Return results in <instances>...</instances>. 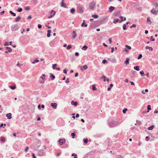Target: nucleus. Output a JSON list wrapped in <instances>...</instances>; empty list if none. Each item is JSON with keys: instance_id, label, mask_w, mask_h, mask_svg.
I'll list each match as a JSON object with an SVG mask.
<instances>
[{"instance_id": "nucleus-20", "label": "nucleus", "mask_w": 158, "mask_h": 158, "mask_svg": "<svg viewBox=\"0 0 158 158\" xmlns=\"http://www.w3.org/2000/svg\"><path fill=\"white\" fill-rule=\"evenodd\" d=\"M120 18L121 19V20L119 21V23H121L123 21H125L126 19L125 17H124V19H123V17L122 16H120Z\"/></svg>"}, {"instance_id": "nucleus-30", "label": "nucleus", "mask_w": 158, "mask_h": 158, "mask_svg": "<svg viewBox=\"0 0 158 158\" xmlns=\"http://www.w3.org/2000/svg\"><path fill=\"white\" fill-rule=\"evenodd\" d=\"M119 20L118 19H114V20L113 21V23H116V22H118L119 21Z\"/></svg>"}, {"instance_id": "nucleus-45", "label": "nucleus", "mask_w": 158, "mask_h": 158, "mask_svg": "<svg viewBox=\"0 0 158 158\" xmlns=\"http://www.w3.org/2000/svg\"><path fill=\"white\" fill-rule=\"evenodd\" d=\"M147 109L148 110H151V106L150 105H148V106Z\"/></svg>"}, {"instance_id": "nucleus-4", "label": "nucleus", "mask_w": 158, "mask_h": 158, "mask_svg": "<svg viewBox=\"0 0 158 158\" xmlns=\"http://www.w3.org/2000/svg\"><path fill=\"white\" fill-rule=\"evenodd\" d=\"M50 13L51 15L48 17V19H50L53 17L56 14V12L54 10H52L50 11Z\"/></svg>"}, {"instance_id": "nucleus-61", "label": "nucleus", "mask_w": 158, "mask_h": 158, "mask_svg": "<svg viewBox=\"0 0 158 158\" xmlns=\"http://www.w3.org/2000/svg\"><path fill=\"white\" fill-rule=\"evenodd\" d=\"M84 22H85V20H83V22L81 24V26L82 27H83L84 26Z\"/></svg>"}, {"instance_id": "nucleus-27", "label": "nucleus", "mask_w": 158, "mask_h": 158, "mask_svg": "<svg viewBox=\"0 0 158 158\" xmlns=\"http://www.w3.org/2000/svg\"><path fill=\"white\" fill-rule=\"evenodd\" d=\"M88 48V47L86 45H84L83 46L82 48V49L85 51L86 50L87 48Z\"/></svg>"}, {"instance_id": "nucleus-33", "label": "nucleus", "mask_w": 158, "mask_h": 158, "mask_svg": "<svg viewBox=\"0 0 158 158\" xmlns=\"http://www.w3.org/2000/svg\"><path fill=\"white\" fill-rule=\"evenodd\" d=\"M92 17L94 18L95 19H97L98 17V16L97 15H92Z\"/></svg>"}, {"instance_id": "nucleus-50", "label": "nucleus", "mask_w": 158, "mask_h": 158, "mask_svg": "<svg viewBox=\"0 0 158 158\" xmlns=\"http://www.w3.org/2000/svg\"><path fill=\"white\" fill-rule=\"evenodd\" d=\"M153 37L152 36H151V40L152 41H154L155 40V39L154 38H153Z\"/></svg>"}, {"instance_id": "nucleus-12", "label": "nucleus", "mask_w": 158, "mask_h": 158, "mask_svg": "<svg viewBox=\"0 0 158 158\" xmlns=\"http://www.w3.org/2000/svg\"><path fill=\"white\" fill-rule=\"evenodd\" d=\"M120 12L119 10H117L116 11L114 12V15L115 16H117L120 14Z\"/></svg>"}, {"instance_id": "nucleus-43", "label": "nucleus", "mask_w": 158, "mask_h": 158, "mask_svg": "<svg viewBox=\"0 0 158 158\" xmlns=\"http://www.w3.org/2000/svg\"><path fill=\"white\" fill-rule=\"evenodd\" d=\"M142 57V55L141 54H140L139 55V56L138 57V59H141Z\"/></svg>"}, {"instance_id": "nucleus-56", "label": "nucleus", "mask_w": 158, "mask_h": 158, "mask_svg": "<svg viewBox=\"0 0 158 158\" xmlns=\"http://www.w3.org/2000/svg\"><path fill=\"white\" fill-rule=\"evenodd\" d=\"M109 41L110 42V44L112 42V40L111 39V38H110L109 39Z\"/></svg>"}, {"instance_id": "nucleus-31", "label": "nucleus", "mask_w": 158, "mask_h": 158, "mask_svg": "<svg viewBox=\"0 0 158 158\" xmlns=\"http://www.w3.org/2000/svg\"><path fill=\"white\" fill-rule=\"evenodd\" d=\"M57 65L56 64H52V68L53 69H56V67Z\"/></svg>"}, {"instance_id": "nucleus-62", "label": "nucleus", "mask_w": 158, "mask_h": 158, "mask_svg": "<svg viewBox=\"0 0 158 158\" xmlns=\"http://www.w3.org/2000/svg\"><path fill=\"white\" fill-rule=\"evenodd\" d=\"M75 55L76 56H78L79 55V53L78 52H76L75 53Z\"/></svg>"}, {"instance_id": "nucleus-26", "label": "nucleus", "mask_w": 158, "mask_h": 158, "mask_svg": "<svg viewBox=\"0 0 158 158\" xmlns=\"http://www.w3.org/2000/svg\"><path fill=\"white\" fill-rule=\"evenodd\" d=\"M92 90L94 91L97 90V89L95 87L94 85H92Z\"/></svg>"}, {"instance_id": "nucleus-60", "label": "nucleus", "mask_w": 158, "mask_h": 158, "mask_svg": "<svg viewBox=\"0 0 158 158\" xmlns=\"http://www.w3.org/2000/svg\"><path fill=\"white\" fill-rule=\"evenodd\" d=\"M78 73H76L75 74V77H77L78 76Z\"/></svg>"}, {"instance_id": "nucleus-55", "label": "nucleus", "mask_w": 158, "mask_h": 158, "mask_svg": "<svg viewBox=\"0 0 158 158\" xmlns=\"http://www.w3.org/2000/svg\"><path fill=\"white\" fill-rule=\"evenodd\" d=\"M63 73L65 74H66L67 73V70L64 69L63 70Z\"/></svg>"}, {"instance_id": "nucleus-63", "label": "nucleus", "mask_w": 158, "mask_h": 158, "mask_svg": "<svg viewBox=\"0 0 158 158\" xmlns=\"http://www.w3.org/2000/svg\"><path fill=\"white\" fill-rule=\"evenodd\" d=\"M21 65L19 63H18L17 64V66L20 67Z\"/></svg>"}, {"instance_id": "nucleus-11", "label": "nucleus", "mask_w": 158, "mask_h": 158, "mask_svg": "<svg viewBox=\"0 0 158 158\" xmlns=\"http://www.w3.org/2000/svg\"><path fill=\"white\" fill-rule=\"evenodd\" d=\"M12 114L10 113L7 114H6V116L7 117L8 119H10L12 118Z\"/></svg>"}, {"instance_id": "nucleus-18", "label": "nucleus", "mask_w": 158, "mask_h": 158, "mask_svg": "<svg viewBox=\"0 0 158 158\" xmlns=\"http://www.w3.org/2000/svg\"><path fill=\"white\" fill-rule=\"evenodd\" d=\"M21 19V16H18L15 19V21L16 22H18Z\"/></svg>"}, {"instance_id": "nucleus-10", "label": "nucleus", "mask_w": 158, "mask_h": 158, "mask_svg": "<svg viewBox=\"0 0 158 158\" xmlns=\"http://www.w3.org/2000/svg\"><path fill=\"white\" fill-rule=\"evenodd\" d=\"M83 68L85 70H86L88 68V66L87 65H85L83 66H81L80 69L81 70H83Z\"/></svg>"}, {"instance_id": "nucleus-59", "label": "nucleus", "mask_w": 158, "mask_h": 158, "mask_svg": "<svg viewBox=\"0 0 158 158\" xmlns=\"http://www.w3.org/2000/svg\"><path fill=\"white\" fill-rule=\"evenodd\" d=\"M32 156L33 158H36V156H35L34 153H32Z\"/></svg>"}, {"instance_id": "nucleus-1", "label": "nucleus", "mask_w": 158, "mask_h": 158, "mask_svg": "<svg viewBox=\"0 0 158 158\" xmlns=\"http://www.w3.org/2000/svg\"><path fill=\"white\" fill-rule=\"evenodd\" d=\"M120 124L118 121H112L109 123V125L110 127H113L118 126Z\"/></svg>"}, {"instance_id": "nucleus-6", "label": "nucleus", "mask_w": 158, "mask_h": 158, "mask_svg": "<svg viewBox=\"0 0 158 158\" xmlns=\"http://www.w3.org/2000/svg\"><path fill=\"white\" fill-rule=\"evenodd\" d=\"M59 143L61 145L65 143V139H60L59 141Z\"/></svg>"}, {"instance_id": "nucleus-35", "label": "nucleus", "mask_w": 158, "mask_h": 158, "mask_svg": "<svg viewBox=\"0 0 158 158\" xmlns=\"http://www.w3.org/2000/svg\"><path fill=\"white\" fill-rule=\"evenodd\" d=\"M39 61V60L38 59H37L36 60H35L33 61L32 62V64H35V63L36 62H38Z\"/></svg>"}, {"instance_id": "nucleus-42", "label": "nucleus", "mask_w": 158, "mask_h": 158, "mask_svg": "<svg viewBox=\"0 0 158 158\" xmlns=\"http://www.w3.org/2000/svg\"><path fill=\"white\" fill-rule=\"evenodd\" d=\"M79 10H80V12L81 13H83V10L82 8L81 7H80L79 8Z\"/></svg>"}, {"instance_id": "nucleus-7", "label": "nucleus", "mask_w": 158, "mask_h": 158, "mask_svg": "<svg viewBox=\"0 0 158 158\" xmlns=\"http://www.w3.org/2000/svg\"><path fill=\"white\" fill-rule=\"evenodd\" d=\"M51 106L54 109H55L57 107V104L56 103H51L50 104Z\"/></svg>"}, {"instance_id": "nucleus-3", "label": "nucleus", "mask_w": 158, "mask_h": 158, "mask_svg": "<svg viewBox=\"0 0 158 158\" xmlns=\"http://www.w3.org/2000/svg\"><path fill=\"white\" fill-rule=\"evenodd\" d=\"M19 28V26L17 24L14 25L11 27V30L14 31L18 30Z\"/></svg>"}, {"instance_id": "nucleus-64", "label": "nucleus", "mask_w": 158, "mask_h": 158, "mask_svg": "<svg viewBox=\"0 0 158 158\" xmlns=\"http://www.w3.org/2000/svg\"><path fill=\"white\" fill-rule=\"evenodd\" d=\"M110 88H111L113 86V85L112 84H110Z\"/></svg>"}, {"instance_id": "nucleus-39", "label": "nucleus", "mask_w": 158, "mask_h": 158, "mask_svg": "<svg viewBox=\"0 0 158 158\" xmlns=\"http://www.w3.org/2000/svg\"><path fill=\"white\" fill-rule=\"evenodd\" d=\"M71 135L72 136V138L74 139L75 138V134L74 133H71Z\"/></svg>"}, {"instance_id": "nucleus-29", "label": "nucleus", "mask_w": 158, "mask_h": 158, "mask_svg": "<svg viewBox=\"0 0 158 158\" xmlns=\"http://www.w3.org/2000/svg\"><path fill=\"white\" fill-rule=\"evenodd\" d=\"M83 141L85 143H87L88 141V139L87 138H86L85 139H84L83 140Z\"/></svg>"}, {"instance_id": "nucleus-38", "label": "nucleus", "mask_w": 158, "mask_h": 158, "mask_svg": "<svg viewBox=\"0 0 158 158\" xmlns=\"http://www.w3.org/2000/svg\"><path fill=\"white\" fill-rule=\"evenodd\" d=\"M22 10V9L21 8H19L17 9V11L19 12H21Z\"/></svg>"}, {"instance_id": "nucleus-44", "label": "nucleus", "mask_w": 158, "mask_h": 158, "mask_svg": "<svg viewBox=\"0 0 158 158\" xmlns=\"http://www.w3.org/2000/svg\"><path fill=\"white\" fill-rule=\"evenodd\" d=\"M64 0H62V2H61V7L64 6Z\"/></svg>"}, {"instance_id": "nucleus-9", "label": "nucleus", "mask_w": 158, "mask_h": 158, "mask_svg": "<svg viewBox=\"0 0 158 158\" xmlns=\"http://www.w3.org/2000/svg\"><path fill=\"white\" fill-rule=\"evenodd\" d=\"M125 47L126 48H125V51L126 52H128V50H127V48L128 49H131V47L130 46H128L127 45H125Z\"/></svg>"}, {"instance_id": "nucleus-49", "label": "nucleus", "mask_w": 158, "mask_h": 158, "mask_svg": "<svg viewBox=\"0 0 158 158\" xmlns=\"http://www.w3.org/2000/svg\"><path fill=\"white\" fill-rule=\"evenodd\" d=\"M29 148L28 147H27L25 150V151L26 152H27L28 151V150L29 149Z\"/></svg>"}, {"instance_id": "nucleus-25", "label": "nucleus", "mask_w": 158, "mask_h": 158, "mask_svg": "<svg viewBox=\"0 0 158 158\" xmlns=\"http://www.w3.org/2000/svg\"><path fill=\"white\" fill-rule=\"evenodd\" d=\"M6 49L8 50L9 52H11L12 51V49L8 47H6Z\"/></svg>"}, {"instance_id": "nucleus-22", "label": "nucleus", "mask_w": 158, "mask_h": 158, "mask_svg": "<svg viewBox=\"0 0 158 158\" xmlns=\"http://www.w3.org/2000/svg\"><path fill=\"white\" fill-rule=\"evenodd\" d=\"M129 62V59L128 58L126 59V60L125 61V63L126 64H128Z\"/></svg>"}, {"instance_id": "nucleus-28", "label": "nucleus", "mask_w": 158, "mask_h": 158, "mask_svg": "<svg viewBox=\"0 0 158 158\" xmlns=\"http://www.w3.org/2000/svg\"><path fill=\"white\" fill-rule=\"evenodd\" d=\"M9 12L10 14H11L12 15L14 16H16V14L14 13L12 11H10Z\"/></svg>"}, {"instance_id": "nucleus-46", "label": "nucleus", "mask_w": 158, "mask_h": 158, "mask_svg": "<svg viewBox=\"0 0 158 158\" xmlns=\"http://www.w3.org/2000/svg\"><path fill=\"white\" fill-rule=\"evenodd\" d=\"M94 23H95V22H93L90 24V26L92 28H93L94 27Z\"/></svg>"}, {"instance_id": "nucleus-51", "label": "nucleus", "mask_w": 158, "mask_h": 158, "mask_svg": "<svg viewBox=\"0 0 158 158\" xmlns=\"http://www.w3.org/2000/svg\"><path fill=\"white\" fill-rule=\"evenodd\" d=\"M69 78H67L65 81V82L67 83H69Z\"/></svg>"}, {"instance_id": "nucleus-13", "label": "nucleus", "mask_w": 158, "mask_h": 158, "mask_svg": "<svg viewBox=\"0 0 158 158\" xmlns=\"http://www.w3.org/2000/svg\"><path fill=\"white\" fill-rule=\"evenodd\" d=\"M77 102H74V101H72L71 102V104L75 106H77Z\"/></svg>"}, {"instance_id": "nucleus-34", "label": "nucleus", "mask_w": 158, "mask_h": 158, "mask_svg": "<svg viewBox=\"0 0 158 158\" xmlns=\"http://www.w3.org/2000/svg\"><path fill=\"white\" fill-rule=\"evenodd\" d=\"M126 27V24H124L123 25V29L124 30H127Z\"/></svg>"}, {"instance_id": "nucleus-47", "label": "nucleus", "mask_w": 158, "mask_h": 158, "mask_svg": "<svg viewBox=\"0 0 158 158\" xmlns=\"http://www.w3.org/2000/svg\"><path fill=\"white\" fill-rule=\"evenodd\" d=\"M136 27V25L135 24H133L132 26L130 27V28H132V27Z\"/></svg>"}, {"instance_id": "nucleus-17", "label": "nucleus", "mask_w": 158, "mask_h": 158, "mask_svg": "<svg viewBox=\"0 0 158 158\" xmlns=\"http://www.w3.org/2000/svg\"><path fill=\"white\" fill-rule=\"evenodd\" d=\"M0 140L1 141L4 143L5 141V138L4 136H1L0 137Z\"/></svg>"}, {"instance_id": "nucleus-23", "label": "nucleus", "mask_w": 158, "mask_h": 158, "mask_svg": "<svg viewBox=\"0 0 158 158\" xmlns=\"http://www.w3.org/2000/svg\"><path fill=\"white\" fill-rule=\"evenodd\" d=\"M139 66H135L134 67V69H135L137 71H138L139 70Z\"/></svg>"}, {"instance_id": "nucleus-16", "label": "nucleus", "mask_w": 158, "mask_h": 158, "mask_svg": "<svg viewBox=\"0 0 158 158\" xmlns=\"http://www.w3.org/2000/svg\"><path fill=\"white\" fill-rule=\"evenodd\" d=\"M147 23L149 24H151L152 22L150 20V18L149 17L147 18Z\"/></svg>"}, {"instance_id": "nucleus-37", "label": "nucleus", "mask_w": 158, "mask_h": 158, "mask_svg": "<svg viewBox=\"0 0 158 158\" xmlns=\"http://www.w3.org/2000/svg\"><path fill=\"white\" fill-rule=\"evenodd\" d=\"M24 9L26 10H29L30 9V7L28 6H26L24 7Z\"/></svg>"}, {"instance_id": "nucleus-8", "label": "nucleus", "mask_w": 158, "mask_h": 158, "mask_svg": "<svg viewBox=\"0 0 158 158\" xmlns=\"http://www.w3.org/2000/svg\"><path fill=\"white\" fill-rule=\"evenodd\" d=\"M115 8L112 6H110L109 8V10L110 12H112L115 9Z\"/></svg>"}, {"instance_id": "nucleus-36", "label": "nucleus", "mask_w": 158, "mask_h": 158, "mask_svg": "<svg viewBox=\"0 0 158 158\" xmlns=\"http://www.w3.org/2000/svg\"><path fill=\"white\" fill-rule=\"evenodd\" d=\"M101 78L102 79H104V81H106V77L104 75H103L102 77H101Z\"/></svg>"}, {"instance_id": "nucleus-2", "label": "nucleus", "mask_w": 158, "mask_h": 158, "mask_svg": "<svg viewBox=\"0 0 158 158\" xmlns=\"http://www.w3.org/2000/svg\"><path fill=\"white\" fill-rule=\"evenodd\" d=\"M153 5L156 7V9L153 8L151 10V12L155 15H157L158 13V3H153Z\"/></svg>"}, {"instance_id": "nucleus-40", "label": "nucleus", "mask_w": 158, "mask_h": 158, "mask_svg": "<svg viewBox=\"0 0 158 158\" xmlns=\"http://www.w3.org/2000/svg\"><path fill=\"white\" fill-rule=\"evenodd\" d=\"M72 48V46L71 45H69L67 46V49H69Z\"/></svg>"}, {"instance_id": "nucleus-14", "label": "nucleus", "mask_w": 158, "mask_h": 158, "mask_svg": "<svg viewBox=\"0 0 158 158\" xmlns=\"http://www.w3.org/2000/svg\"><path fill=\"white\" fill-rule=\"evenodd\" d=\"M73 33L74 34V35L72 36V37L73 39H74L77 36V34L76 33V31H73Z\"/></svg>"}, {"instance_id": "nucleus-15", "label": "nucleus", "mask_w": 158, "mask_h": 158, "mask_svg": "<svg viewBox=\"0 0 158 158\" xmlns=\"http://www.w3.org/2000/svg\"><path fill=\"white\" fill-rule=\"evenodd\" d=\"M51 32V31L50 30H48L47 31V36L48 37H49L50 36V33Z\"/></svg>"}, {"instance_id": "nucleus-41", "label": "nucleus", "mask_w": 158, "mask_h": 158, "mask_svg": "<svg viewBox=\"0 0 158 158\" xmlns=\"http://www.w3.org/2000/svg\"><path fill=\"white\" fill-rule=\"evenodd\" d=\"M127 108H124L123 110V113H125L127 111Z\"/></svg>"}, {"instance_id": "nucleus-53", "label": "nucleus", "mask_w": 158, "mask_h": 158, "mask_svg": "<svg viewBox=\"0 0 158 158\" xmlns=\"http://www.w3.org/2000/svg\"><path fill=\"white\" fill-rule=\"evenodd\" d=\"M107 62V61L106 60H102V63H103V64H105Z\"/></svg>"}, {"instance_id": "nucleus-57", "label": "nucleus", "mask_w": 158, "mask_h": 158, "mask_svg": "<svg viewBox=\"0 0 158 158\" xmlns=\"http://www.w3.org/2000/svg\"><path fill=\"white\" fill-rule=\"evenodd\" d=\"M111 52H113L114 51V48H111Z\"/></svg>"}, {"instance_id": "nucleus-19", "label": "nucleus", "mask_w": 158, "mask_h": 158, "mask_svg": "<svg viewBox=\"0 0 158 158\" xmlns=\"http://www.w3.org/2000/svg\"><path fill=\"white\" fill-rule=\"evenodd\" d=\"M50 77L52 80H53L55 78V76L52 73L50 74Z\"/></svg>"}, {"instance_id": "nucleus-58", "label": "nucleus", "mask_w": 158, "mask_h": 158, "mask_svg": "<svg viewBox=\"0 0 158 158\" xmlns=\"http://www.w3.org/2000/svg\"><path fill=\"white\" fill-rule=\"evenodd\" d=\"M72 156H77V154H75L74 153H73L72 154Z\"/></svg>"}, {"instance_id": "nucleus-5", "label": "nucleus", "mask_w": 158, "mask_h": 158, "mask_svg": "<svg viewBox=\"0 0 158 158\" xmlns=\"http://www.w3.org/2000/svg\"><path fill=\"white\" fill-rule=\"evenodd\" d=\"M95 5V2H91L90 3L89 6L91 10H93L94 8Z\"/></svg>"}, {"instance_id": "nucleus-24", "label": "nucleus", "mask_w": 158, "mask_h": 158, "mask_svg": "<svg viewBox=\"0 0 158 158\" xmlns=\"http://www.w3.org/2000/svg\"><path fill=\"white\" fill-rule=\"evenodd\" d=\"M154 127V125H152L150 127H148V129L149 130H151L153 129Z\"/></svg>"}, {"instance_id": "nucleus-32", "label": "nucleus", "mask_w": 158, "mask_h": 158, "mask_svg": "<svg viewBox=\"0 0 158 158\" xmlns=\"http://www.w3.org/2000/svg\"><path fill=\"white\" fill-rule=\"evenodd\" d=\"M9 87L11 88V89H15L16 87V86H9Z\"/></svg>"}, {"instance_id": "nucleus-48", "label": "nucleus", "mask_w": 158, "mask_h": 158, "mask_svg": "<svg viewBox=\"0 0 158 158\" xmlns=\"http://www.w3.org/2000/svg\"><path fill=\"white\" fill-rule=\"evenodd\" d=\"M140 74L141 75V76H143L144 75V72L143 71H141L140 72Z\"/></svg>"}, {"instance_id": "nucleus-54", "label": "nucleus", "mask_w": 158, "mask_h": 158, "mask_svg": "<svg viewBox=\"0 0 158 158\" xmlns=\"http://www.w3.org/2000/svg\"><path fill=\"white\" fill-rule=\"evenodd\" d=\"M41 27H42V26L40 24L38 25V28H41Z\"/></svg>"}, {"instance_id": "nucleus-52", "label": "nucleus", "mask_w": 158, "mask_h": 158, "mask_svg": "<svg viewBox=\"0 0 158 158\" xmlns=\"http://www.w3.org/2000/svg\"><path fill=\"white\" fill-rule=\"evenodd\" d=\"M4 45L5 46H7L9 45V43L8 42H6L4 44Z\"/></svg>"}, {"instance_id": "nucleus-21", "label": "nucleus", "mask_w": 158, "mask_h": 158, "mask_svg": "<svg viewBox=\"0 0 158 158\" xmlns=\"http://www.w3.org/2000/svg\"><path fill=\"white\" fill-rule=\"evenodd\" d=\"M70 11L72 14H73L75 12V10L74 8H72L71 9Z\"/></svg>"}]
</instances>
